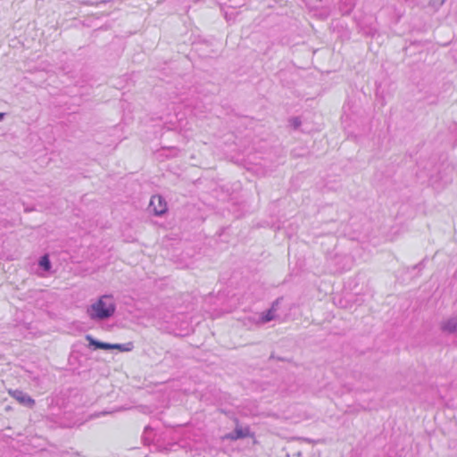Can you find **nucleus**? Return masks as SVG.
I'll use <instances>...</instances> for the list:
<instances>
[{
    "instance_id": "obj_1",
    "label": "nucleus",
    "mask_w": 457,
    "mask_h": 457,
    "mask_svg": "<svg viewBox=\"0 0 457 457\" xmlns=\"http://www.w3.org/2000/svg\"><path fill=\"white\" fill-rule=\"evenodd\" d=\"M115 303L111 295H103L91 304L87 312L92 320H106L115 312Z\"/></svg>"
},
{
    "instance_id": "obj_2",
    "label": "nucleus",
    "mask_w": 457,
    "mask_h": 457,
    "mask_svg": "<svg viewBox=\"0 0 457 457\" xmlns=\"http://www.w3.org/2000/svg\"><path fill=\"white\" fill-rule=\"evenodd\" d=\"M90 344L95 345V347L98 348V349H104V350L117 349L120 352H130L134 348L132 342H129L126 344H108V343H103V342H99V341L90 340Z\"/></svg>"
},
{
    "instance_id": "obj_3",
    "label": "nucleus",
    "mask_w": 457,
    "mask_h": 457,
    "mask_svg": "<svg viewBox=\"0 0 457 457\" xmlns=\"http://www.w3.org/2000/svg\"><path fill=\"white\" fill-rule=\"evenodd\" d=\"M149 206L156 216L163 215L168 210L166 201L160 195H153Z\"/></svg>"
},
{
    "instance_id": "obj_4",
    "label": "nucleus",
    "mask_w": 457,
    "mask_h": 457,
    "mask_svg": "<svg viewBox=\"0 0 457 457\" xmlns=\"http://www.w3.org/2000/svg\"><path fill=\"white\" fill-rule=\"evenodd\" d=\"M8 394L14 398L18 403L28 405L29 407H33L35 404V400L30 396L23 394L20 390H8Z\"/></svg>"
},
{
    "instance_id": "obj_5",
    "label": "nucleus",
    "mask_w": 457,
    "mask_h": 457,
    "mask_svg": "<svg viewBox=\"0 0 457 457\" xmlns=\"http://www.w3.org/2000/svg\"><path fill=\"white\" fill-rule=\"evenodd\" d=\"M250 436V432L248 428H244L242 427L237 426L235 429L234 434H229L225 436V438L230 440H237L240 438H245Z\"/></svg>"
},
{
    "instance_id": "obj_6",
    "label": "nucleus",
    "mask_w": 457,
    "mask_h": 457,
    "mask_svg": "<svg viewBox=\"0 0 457 457\" xmlns=\"http://www.w3.org/2000/svg\"><path fill=\"white\" fill-rule=\"evenodd\" d=\"M443 329L449 333H457V316L448 320L444 325Z\"/></svg>"
},
{
    "instance_id": "obj_7",
    "label": "nucleus",
    "mask_w": 457,
    "mask_h": 457,
    "mask_svg": "<svg viewBox=\"0 0 457 457\" xmlns=\"http://www.w3.org/2000/svg\"><path fill=\"white\" fill-rule=\"evenodd\" d=\"M40 266H42L46 270H50V267H51V264H50V261H49V258L47 255H44L41 260H40V262H39Z\"/></svg>"
},
{
    "instance_id": "obj_8",
    "label": "nucleus",
    "mask_w": 457,
    "mask_h": 457,
    "mask_svg": "<svg viewBox=\"0 0 457 457\" xmlns=\"http://www.w3.org/2000/svg\"><path fill=\"white\" fill-rule=\"evenodd\" d=\"M272 319H273L272 311H269L267 312V314L264 317H262V321L267 322V321L271 320Z\"/></svg>"
},
{
    "instance_id": "obj_9",
    "label": "nucleus",
    "mask_w": 457,
    "mask_h": 457,
    "mask_svg": "<svg viewBox=\"0 0 457 457\" xmlns=\"http://www.w3.org/2000/svg\"><path fill=\"white\" fill-rule=\"evenodd\" d=\"M4 113L0 112V120L4 118Z\"/></svg>"
}]
</instances>
